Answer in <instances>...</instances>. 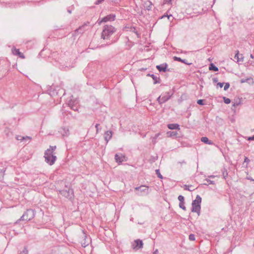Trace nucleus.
Returning a JSON list of instances; mask_svg holds the SVG:
<instances>
[{
	"instance_id": "nucleus-39",
	"label": "nucleus",
	"mask_w": 254,
	"mask_h": 254,
	"mask_svg": "<svg viewBox=\"0 0 254 254\" xmlns=\"http://www.w3.org/2000/svg\"><path fill=\"white\" fill-rule=\"evenodd\" d=\"M178 200L180 201V202L184 201V199H185L184 197L182 195H180L178 196Z\"/></svg>"
},
{
	"instance_id": "nucleus-17",
	"label": "nucleus",
	"mask_w": 254,
	"mask_h": 254,
	"mask_svg": "<svg viewBox=\"0 0 254 254\" xmlns=\"http://www.w3.org/2000/svg\"><path fill=\"white\" fill-rule=\"evenodd\" d=\"M135 190H140L141 192L148 193V187L145 186H141L140 187H136Z\"/></svg>"
},
{
	"instance_id": "nucleus-64",
	"label": "nucleus",
	"mask_w": 254,
	"mask_h": 254,
	"mask_svg": "<svg viewBox=\"0 0 254 254\" xmlns=\"http://www.w3.org/2000/svg\"><path fill=\"white\" fill-rule=\"evenodd\" d=\"M166 16H167V15H163L161 18H163V17H166Z\"/></svg>"
},
{
	"instance_id": "nucleus-21",
	"label": "nucleus",
	"mask_w": 254,
	"mask_h": 254,
	"mask_svg": "<svg viewBox=\"0 0 254 254\" xmlns=\"http://www.w3.org/2000/svg\"><path fill=\"white\" fill-rule=\"evenodd\" d=\"M234 58L237 59V62H243L244 61L243 55L242 54L240 55L238 51H237V53L235 54Z\"/></svg>"
},
{
	"instance_id": "nucleus-32",
	"label": "nucleus",
	"mask_w": 254,
	"mask_h": 254,
	"mask_svg": "<svg viewBox=\"0 0 254 254\" xmlns=\"http://www.w3.org/2000/svg\"><path fill=\"white\" fill-rule=\"evenodd\" d=\"M18 254H28V251L27 247H25L22 252Z\"/></svg>"
},
{
	"instance_id": "nucleus-33",
	"label": "nucleus",
	"mask_w": 254,
	"mask_h": 254,
	"mask_svg": "<svg viewBox=\"0 0 254 254\" xmlns=\"http://www.w3.org/2000/svg\"><path fill=\"white\" fill-rule=\"evenodd\" d=\"M56 149V146H50V147L49 149H48L47 150H50V152H52V153H53L54 151Z\"/></svg>"
},
{
	"instance_id": "nucleus-20",
	"label": "nucleus",
	"mask_w": 254,
	"mask_h": 254,
	"mask_svg": "<svg viewBox=\"0 0 254 254\" xmlns=\"http://www.w3.org/2000/svg\"><path fill=\"white\" fill-rule=\"evenodd\" d=\"M78 101L76 99H71L68 101L67 105L70 108L71 107V106H75V105H78Z\"/></svg>"
},
{
	"instance_id": "nucleus-31",
	"label": "nucleus",
	"mask_w": 254,
	"mask_h": 254,
	"mask_svg": "<svg viewBox=\"0 0 254 254\" xmlns=\"http://www.w3.org/2000/svg\"><path fill=\"white\" fill-rule=\"evenodd\" d=\"M155 172H156V175H157V177L158 178H159L160 179H162L163 178V176L161 174L160 172V170L159 169H157L155 170Z\"/></svg>"
},
{
	"instance_id": "nucleus-44",
	"label": "nucleus",
	"mask_w": 254,
	"mask_h": 254,
	"mask_svg": "<svg viewBox=\"0 0 254 254\" xmlns=\"http://www.w3.org/2000/svg\"><path fill=\"white\" fill-rule=\"evenodd\" d=\"M224 84L223 82H218L217 85L219 86L220 88H222Z\"/></svg>"
},
{
	"instance_id": "nucleus-14",
	"label": "nucleus",
	"mask_w": 254,
	"mask_h": 254,
	"mask_svg": "<svg viewBox=\"0 0 254 254\" xmlns=\"http://www.w3.org/2000/svg\"><path fill=\"white\" fill-rule=\"evenodd\" d=\"M113 133L111 130H108L104 133V138L107 143L108 141L111 139L112 137Z\"/></svg>"
},
{
	"instance_id": "nucleus-19",
	"label": "nucleus",
	"mask_w": 254,
	"mask_h": 254,
	"mask_svg": "<svg viewBox=\"0 0 254 254\" xmlns=\"http://www.w3.org/2000/svg\"><path fill=\"white\" fill-rule=\"evenodd\" d=\"M170 129H180V125L178 124H170L167 125Z\"/></svg>"
},
{
	"instance_id": "nucleus-46",
	"label": "nucleus",
	"mask_w": 254,
	"mask_h": 254,
	"mask_svg": "<svg viewBox=\"0 0 254 254\" xmlns=\"http://www.w3.org/2000/svg\"><path fill=\"white\" fill-rule=\"evenodd\" d=\"M247 139L249 141L254 140V135L253 136L248 137Z\"/></svg>"
},
{
	"instance_id": "nucleus-62",
	"label": "nucleus",
	"mask_w": 254,
	"mask_h": 254,
	"mask_svg": "<svg viewBox=\"0 0 254 254\" xmlns=\"http://www.w3.org/2000/svg\"><path fill=\"white\" fill-rule=\"evenodd\" d=\"M156 139H154V140H153V141H152V142H153L154 144L156 143Z\"/></svg>"
},
{
	"instance_id": "nucleus-36",
	"label": "nucleus",
	"mask_w": 254,
	"mask_h": 254,
	"mask_svg": "<svg viewBox=\"0 0 254 254\" xmlns=\"http://www.w3.org/2000/svg\"><path fill=\"white\" fill-rule=\"evenodd\" d=\"M224 84H225V85H224V90L225 91H226L229 88L230 84L228 82L225 83Z\"/></svg>"
},
{
	"instance_id": "nucleus-10",
	"label": "nucleus",
	"mask_w": 254,
	"mask_h": 254,
	"mask_svg": "<svg viewBox=\"0 0 254 254\" xmlns=\"http://www.w3.org/2000/svg\"><path fill=\"white\" fill-rule=\"evenodd\" d=\"M173 93H171L169 92H165L164 94L162 95V102L163 103L167 102L169 99H170L171 96H172Z\"/></svg>"
},
{
	"instance_id": "nucleus-2",
	"label": "nucleus",
	"mask_w": 254,
	"mask_h": 254,
	"mask_svg": "<svg viewBox=\"0 0 254 254\" xmlns=\"http://www.w3.org/2000/svg\"><path fill=\"white\" fill-rule=\"evenodd\" d=\"M35 211L33 209H28L25 212H24L20 218L15 222V224L18 223L20 221H30L35 217Z\"/></svg>"
},
{
	"instance_id": "nucleus-25",
	"label": "nucleus",
	"mask_w": 254,
	"mask_h": 254,
	"mask_svg": "<svg viewBox=\"0 0 254 254\" xmlns=\"http://www.w3.org/2000/svg\"><path fill=\"white\" fill-rule=\"evenodd\" d=\"M205 181H206V183H204V185L208 186L209 184L214 185L215 184L214 181H211L208 179H206Z\"/></svg>"
},
{
	"instance_id": "nucleus-54",
	"label": "nucleus",
	"mask_w": 254,
	"mask_h": 254,
	"mask_svg": "<svg viewBox=\"0 0 254 254\" xmlns=\"http://www.w3.org/2000/svg\"><path fill=\"white\" fill-rule=\"evenodd\" d=\"M158 254V250H156L154 253H153V254Z\"/></svg>"
},
{
	"instance_id": "nucleus-58",
	"label": "nucleus",
	"mask_w": 254,
	"mask_h": 254,
	"mask_svg": "<svg viewBox=\"0 0 254 254\" xmlns=\"http://www.w3.org/2000/svg\"><path fill=\"white\" fill-rule=\"evenodd\" d=\"M172 15L171 14H170V15H168L167 17H168V19H170V18H171V17H172Z\"/></svg>"
},
{
	"instance_id": "nucleus-7",
	"label": "nucleus",
	"mask_w": 254,
	"mask_h": 254,
	"mask_svg": "<svg viewBox=\"0 0 254 254\" xmlns=\"http://www.w3.org/2000/svg\"><path fill=\"white\" fill-rule=\"evenodd\" d=\"M116 15L115 14H110L109 15H107L106 16L104 17L101 20L100 19H98L97 22L99 25H100L103 22H107L108 21H113L115 19Z\"/></svg>"
},
{
	"instance_id": "nucleus-50",
	"label": "nucleus",
	"mask_w": 254,
	"mask_h": 254,
	"mask_svg": "<svg viewBox=\"0 0 254 254\" xmlns=\"http://www.w3.org/2000/svg\"><path fill=\"white\" fill-rule=\"evenodd\" d=\"M212 81L213 83H218V79L217 77H214L212 79Z\"/></svg>"
},
{
	"instance_id": "nucleus-4",
	"label": "nucleus",
	"mask_w": 254,
	"mask_h": 254,
	"mask_svg": "<svg viewBox=\"0 0 254 254\" xmlns=\"http://www.w3.org/2000/svg\"><path fill=\"white\" fill-rule=\"evenodd\" d=\"M44 157L46 163L50 165H53L57 159L56 156L54 153H52V152H50V150L45 151Z\"/></svg>"
},
{
	"instance_id": "nucleus-52",
	"label": "nucleus",
	"mask_w": 254,
	"mask_h": 254,
	"mask_svg": "<svg viewBox=\"0 0 254 254\" xmlns=\"http://www.w3.org/2000/svg\"><path fill=\"white\" fill-rule=\"evenodd\" d=\"M171 1L172 0H165V3L168 4H171Z\"/></svg>"
},
{
	"instance_id": "nucleus-38",
	"label": "nucleus",
	"mask_w": 254,
	"mask_h": 254,
	"mask_svg": "<svg viewBox=\"0 0 254 254\" xmlns=\"http://www.w3.org/2000/svg\"><path fill=\"white\" fill-rule=\"evenodd\" d=\"M189 240L190 241H194L195 240V236L194 235L191 234L189 236Z\"/></svg>"
},
{
	"instance_id": "nucleus-11",
	"label": "nucleus",
	"mask_w": 254,
	"mask_h": 254,
	"mask_svg": "<svg viewBox=\"0 0 254 254\" xmlns=\"http://www.w3.org/2000/svg\"><path fill=\"white\" fill-rule=\"evenodd\" d=\"M16 138L18 140H20L21 141H24L25 142V144L27 143V142H29V141L31 140V137L28 136H22L20 135H17L16 137Z\"/></svg>"
},
{
	"instance_id": "nucleus-9",
	"label": "nucleus",
	"mask_w": 254,
	"mask_h": 254,
	"mask_svg": "<svg viewBox=\"0 0 254 254\" xmlns=\"http://www.w3.org/2000/svg\"><path fill=\"white\" fill-rule=\"evenodd\" d=\"M115 159L117 163H122L125 160V156L123 154H116Z\"/></svg>"
},
{
	"instance_id": "nucleus-35",
	"label": "nucleus",
	"mask_w": 254,
	"mask_h": 254,
	"mask_svg": "<svg viewBox=\"0 0 254 254\" xmlns=\"http://www.w3.org/2000/svg\"><path fill=\"white\" fill-rule=\"evenodd\" d=\"M223 176L224 179H226L228 176V173L226 170L224 169V170L222 172Z\"/></svg>"
},
{
	"instance_id": "nucleus-16",
	"label": "nucleus",
	"mask_w": 254,
	"mask_h": 254,
	"mask_svg": "<svg viewBox=\"0 0 254 254\" xmlns=\"http://www.w3.org/2000/svg\"><path fill=\"white\" fill-rule=\"evenodd\" d=\"M59 132L63 136H67L69 134V130L68 128L66 127H61L60 129Z\"/></svg>"
},
{
	"instance_id": "nucleus-13",
	"label": "nucleus",
	"mask_w": 254,
	"mask_h": 254,
	"mask_svg": "<svg viewBox=\"0 0 254 254\" xmlns=\"http://www.w3.org/2000/svg\"><path fill=\"white\" fill-rule=\"evenodd\" d=\"M147 76H150L153 79L154 82L153 83L154 84H156L157 83H160L161 82V79H160V77L159 76H157L156 75H154V74H150L148 73L147 74Z\"/></svg>"
},
{
	"instance_id": "nucleus-47",
	"label": "nucleus",
	"mask_w": 254,
	"mask_h": 254,
	"mask_svg": "<svg viewBox=\"0 0 254 254\" xmlns=\"http://www.w3.org/2000/svg\"><path fill=\"white\" fill-rule=\"evenodd\" d=\"M250 162V160L247 157H245L244 159V162L249 163Z\"/></svg>"
},
{
	"instance_id": "nucleus-34",
	"label": "nucleus",
	"mask_w": 254,
	"mask_h": 254,
	"mask_svg": "<svg viewBox=\"0 0 254 254\" xmlns=\"http://www.w3.org/2000/svg\"><path fill=\"white\" fill-rule=\"evenodd\" d=\"M204 100L203 99H199L197 101V103L199 105H204Z\"/></svg>"
},
{
	"instance_id": "nucleus-3",
	"label": "nucleus",
	"mask_w": 254,
	"mask_h": 254,
	"mask_svg": "<svg viewBox=\"0 0 254 254\" xmlns=\"http://www.w3.org/2000/svg\"><path fill=\"white\" fill-rule=\"evenodd\" d=\"M201 202V197L199 195H197L195 199L192 202L191 211L197 213L198 215L200 214Z\"/></svg>"
},
{
	"instance_id": "nucleus-18",
	"label": "nucleus",
	"mask_w": 254,
	"mask_h": 254,
	"mask_svg": "<svg viewBox=\"0 0 254 254\" xmlns=\"http://www.w3.org/2000/svg\"><path fill=\"white\" fill-rule=\"evenodd\" d=\"M173 59L175 61L180 62L185 64H187V65H190L192 64V63H188V61L186 60H183L181 58L177 57L176 56L173 57Z\"/></svg>"
},
{
	"instance_id": "nucleus-1",
	"label": "nucleus",
	"mask_w": 254,
	"mask_h": 254,
	"mask_svg": "<svg viewBox=\"0 0 254 254\" xmlns=\"http://www.w3.org/2000/svg\"><path fill=\"white\" fill-rule=\"evenodd\" d=\"M116 31V29L111 25H105L101 33V38L103 40H109L111 35Z\"/></svg>"
},
{
	"instance_id": "nucleus-56",
	"label": "nucleus",
	"mask_w": 254,
	"mask_h": 254,
	"mask_svg": "<svg viewBox=\"0 0 254 254\" xmlns=\"http://www.w3.org/2000/svg\"><path fill=\"white\" fill-rule=\"evenodd\" d=\"M134 28L133 32H134V33H135L137 35H138V34L137 31H135V28Z\"/></svg>"
},
{
	"instance_id": "nucleus-61",
	"label": "nucleus",
	"mask_w": 254,
	"mask_h": 254,
	"mask_svg": "<svg viewBox=\"0 0 254 254\" xmlns=\"http://www.w3.org/2000/svg\"><path fill=\"white\" fill-rule=\"evenodd\" d=\"M214 176H213V175H211V176H209V178H214Z\"/></svg>"
},
{
	"instance_id": "nucleus-43",
	"label": "nucleus",
	"mask_w": 254,
	"mask_h": 254,
	"mask_svg": "<svg viewBox=\"0 0 254 254\" xmlns=\"http://www.w3.org/2000/svg\"><path fill=\"white\" fill-rule=\"evenodd\" d=\"M157 101H158V102L160 104H163V102H162V97L161 96H159L157 99Z\"/></svg>"
},
{
	"instance_id": "nucleus-49",
	"label": "nucleus",
	"mask_w": 254,
	"mask_h": 254,
	"mask_svg": "<svg viewBox=\"0 0 254 254\" xmlns=\"http://www.w3.org/2000/svg\"><path fill=\"white\" fill-rule=\"evenodd\" d=\"M159 135H160V133H156L155 135V136L153 138L152 141H153L154 139H156L159 137Z\"/></svg>"
},
{
	"instance_id": "nucleus-6",
	"label": "nucleus",
	"mask_w": 254,
	"mask_h": 254,
	"mask_svg": "<svg viewBox=\"0 0 254 254\" xmlns=\"http://www.w3.org/2000/svg\"><path fill=\"white\" fill-rule=\"evenodd\" d=\"M48 92L49 94L52 97L59 95L60 92H64L63 95L65 93L64 89H60L59 87H55L53 85L48 88Z\"/></svg>"
},
{
	"instance_id": "nucleus-28",
	"label": "nucleus",
	"mask_w": 254,
	"mask_h": 254,
	"mask_svg": "<svg viewBox=\"0 0 254 254\" xmlns=\"http://www.w3.org/2000/svg\"><path fill=\"white\" fill-rule=\"evenodd\" d=\"M191 187H192V185L188 186V185H185L184 186V190H188V191H192V190H194V189L193 190L190 189V188Z\"/></svg>"
},
{
	"instance_id": "nucleus-42",
	"label": "nucleus",
	"mask_w": 254,
	"mask_h": 254,
	"mask_svg": "<svg viewBox=\"0 0 254 254\" xmlns=\"http://www.w3.org/2000/svg\"><path fill=\"white\" fill-rule=\"evenodd\" d=\"M99 125H100L99 124H96L95 125V127L96 129V133H98L99 131V130L101 129V128H99Z\"/></svg>"
},
{
	"instance_id": "nucleus-53",
	"label": "nucleus",
	"mask_w": 254,
	"mask_h": 254,
	"mask_svg": "<svg viewBox=\"0 0 254 254\" xmlns=\"http://www.w3.org/2000/svg\"><path fill=\"white\" fill-rule=\"evenodd\" d=\"M72 8H68L67 9V12L69 13H71V12H72Z\"/></svg>"
},
{
	"instance_id": "nucleus-45",
	"label": "nucleus",
	"mask_w": 254,
	"mask_h": 254,
	"mask_svg": "<svg viewBox=\"0 0 254 254\" xmlns=\"http://www.w3.org/2000/svg\"><path fill=\"white\" fill-rule=\"evenodd\" d=\"M104 0H98L95 1V4L96 5H98L100 3H101L102 2H103Z\"/></svg>"
},
{
	"instance_id": "nucleus-51",
	"label": "nucleus",
	"mask_w": 254,
	"mask_h": 254,
	"mask_svg": "<svg viewBox=\"0 0 254 254\" xmlns=\"http://www.w3.org/2000/svg\"><path fill=\"white\" fill-rule=\"evenodd\" d=\"M88 245V243H86V242H84V243H82V246L83 247L85 248Z\"/></svg>"
},
{
	"instance_id": "nucleus-22",
	"label": "nucleus",
	"mask_w": 254,
	"mask_h": 254,
	"mask_svg": "<svg viewBox=\"0 0 254 254\" xmlns=\"http://www.w3.org/2000/svg\"><path fill=\"white\" fill-rule=\"evenodd\" d=\"M201 141L207 144L210 145L212 144V141L209 140L207 137H202L201 138Z\"/></svg>"
},
{
	"instance_id": "nucleus-57",
	"label": "nucleus",
	"mask_w": 254,
	"mask_h": 254,
	"mask_svg": "<svg viewBox=\"0 0 254 254\" xmlns=\"http://www.w3.org/2000/svg\"><path fill=\"white\" fill-rule=\"evenodd\" d=\"M146 69V68H140L139 70H140V71H144V70H145Z\"/></svg>"
},
{
	"instance_id": "nucleus-5",
	"label": "nucleus",
	"mask_w": 254,
	"mask_h": 254,
	"mask_svg": "<svg viewBox=\"0 0 254 254\" xmlns=\"http://www.w3.org/2000/svg\"><path fill=\"white\" fill-rule=\"evenodd\" d=\"M58 191L62 196L69 200H71L73 198V190L72 189L68 188L66 190H59Z\"/></svg>"
},
{
	"instance_id": "nucleus-12",
	"label": "nucleus",
	"mask_w": 254,
	"mask_h": 254,
	"mask_svg": "<svg viewBox=\"0 0 254 254\" xmlns=\"http://www.w3.org/2000/svg\"><path fill=\"white\" fill-rule=\"evenodd\" d=\"M168 64L166 63H164L163 64L157 65L156 66V68L160 72H166L167 70Z\"/></svg>"
},
{
	"instance_id": "nucleus-40",
	"label": "nucleus",
	"mask_w": 254,
	"mask_h": 254,
	"mask_svg": "<svg viewBox=\"0 0 254 254\" xmlns=\"http://www.w3.org/2000/svg\"><path fill=\"white\" fill-rule=\"evenodd\" d=\"M5 170H0V179L3 178L4 175V172Z\"/></svg>"
},
{
	"instance_id": "nucleus-24",
	"label": "nucleus",
	"mask_w": 254,
	"mask_h": 254,
	"mask_svg": "<svg viewBox=\"0 0 254 254\" xmlns=\"http://www.w3.org/2000/svg\"><path fill=\"white\" fill-rule=\"evenodd\" d=\"M167 134L169 137H176L178 132L176 131H169L167 132Z\"/></svg>"
},
{
	"instance_id": "nucleus-15",
	"label": "nucleus",
	"mask_w": 254,
	"mask_h": 254,
	"mask_svg": "<svg viewBox=\"0 0 254 254\" xmlns=\"http://www.w3.org/2000/svg\"><path fill=\"white\" fill-rule=\"evenodd\" d=\"M12 53L13 55L18 56L20 58L24 59L25 58L23 53L19 51V49L13 48L12 49Z\"/></svg>"
},
{
	"instance_id": "nucleus-8",
	"label": "nucleus",
	"mask_w": 254,
	"mask_h": 254,
	"mask_svg": "<svg viewBox=\"0 0 254 254\" xmlns=\"http://www.w3.org/2000/svg\"><path fill=\"white\" fill-rule=\"evenodd\" d=\"M134 242V244L132 246L133 249L137 250L143 248V243L141 240L137 239Z\"/></svg>"
},
{
	"instance_id": "nucleus-27",
	"label": "nucleus",
	"mask_w": 254,
	"mask_h": 254,
	"mask_svg": "<svg viewBox=\"0 0 254 254\" xmlns=\"http://www.w3.org/2000/svg\"><path fill=\"white\" fill-rule=\"evenodd\" d=\"M145 4H146V6H145L146 9H147L148 10H150L151 9L152 3L150 1H148V2L145 3Z\"/></svg>"
},
{
	"instance_id": "nucleus-37",
	"label": "nucleus",
	"mask_w": 254,
	"mask_h": 254,
	"mask_svg": "<svg viewBox=\"0 0 254 254\" xmlns=\"http://www.w3.org/2000/svg\"><path fill=\"white\" fill-rule=\"evenodd\" d=\"M70 109L74 111H78V105H75V106H71Z\"/></svg>"
},
{
	"instance_id": "nucleus-60",
	"label": "nucleus",
	"mask_w": 254,
	"mask_h": 254,
	"mask_svg": "<svg viewBox=\"0 0 254 254\" xmlns=\"http://www.w3.org/2000/svg\"><path fill=\"white\" fill-rule=\"evenodd\" d=\"M250 57L252 58V59H253L254 58V56L252 54H251L250 55Z\"/></svg>"
},
{
	"instance_id": "nucleus-26",
	"label": "nucleus",
	"mask_w": 254,
	"mask_h": 254,
	"mask_svg": "<svg viewBox=\"0 0 254 254\" xmlns=\"http://www.w3.org/2000/svg\"><path fill=\"white\" fill-rule=\"evenodd\" d=\"M83 27H80L79 28L76 29L74 31L73 36H75L76 33L79 32V33H82L83 32V30L82 29Z\"/></svg>"
},
{
	"instance_id": "nucleus-63",
	"label": "nucleus",
	"mask_w": 254,
	"mask_h": 254,
	"mask_svg": "<svg viewBox=\"0 0 254 254\" xmlns=\"http://www.w3.org/2000/svg\"><path fill=\"white\" fill-rule=\"evenodd\" d=\"M186 163V162L184 160V161H182V162H181V163H185V164Z\"/></svg>"
},
{
	"instance_id": "nucleus-30",
	"label": "nucleus",
	"mask_w": 254,
	"mask_h": 254,
	"mask_svg": "<svg viewBox=\"0 0 254 254\" xmlns=\"http://www.w3.org/2000/svg\"><path fill=\"white\" fill-rule=\"evenodd\" d=\"M223 101L226 104H228L231 103V100L229 98H226V97H223Z\"/></svg>"
},
{
	"instance_id": "nucleus-23",
	"label": "nucleus",
	"mask_w": 254,
	"mask_h": 254,
	"mask_svg": "<svg viewBox=\"0 0 254 254\" xmlns=\"http://www.w3.org/2000/svg\"><path fill=\"white\" fill-rule=\"evenodd\" d=\"M209 69L210 70H213L214 71H218L219 70L218 68L214 64L211 63L209 65Z\"/></svg>"
},
{
	"instance_id": "nucleus-41",
	"label": "nucleus",
	"mask_w": 254,
	"mask_h": 254,
	"mask_svg": "<svg viewBox=\"0 0 254 254\" xmlns=\"http://www.w3.org/2000/svg\"><path fill=\"white\" fill-rule=\"evenodd\" d=\"M240 104H241V102L240 101L237 100L233 103V106L236 107V106L239 105Z\"/></svg>"
},
{
	"instance_id": "nucleus-29",
	"label": "nucleus",
	"mask_w": 254,
	"mask_h": 254,
	"mask_svg": "<svg viewBox=\"0 0 254 254\" xmlns=\"http://www.w3.org/2000/svg\"><path fill=\"white\" fill-rule=\"evenodd\" d=\"M179 207L180 208H182L184 210H186V207L185 206V202H180L179 203Z\"/></svg>"
},
{
	"instance_id": "nucleus-59",
	"label": "nucleus",
	"mask_w": 254,
	"mask_h": 254,
	"mask_svg": "<svg viewBox=\"0 0 254 254\" xmlns=\"http://www.w3.org/2000/svg\"><path fill=\"white\" fill-rule=\"evenodd\" d=\"M112 43H113V42L107 43V45H110V44H111Z\"/></svg>"
},
{
	"instance_id": "nucleus-48",
	"label": "nucleus",
	"mask_w": 254,
	"mask_h": 254,
	"mask_svg": "<svg viewBox=\"0 0 254 254\" xmlns=\"http://www.w3.org/2000/svg\"><path fill=\"white\" fill-rule=\"evenodd\" d=\"M248 80H249V78H247V79H242L241 80V83H245V82H246L248 81Z\"/></svg>"
},
{
	"instance_id": "nucleus-55",
	"label": "nucleus",
	"mask_w": 254,
	"mask_h": 254,
	"mask_svg": "<svg viewBox=\"0 0 254 254\" xmlns=\"http://www.w3.org/2000/svg\"><path fill=\"white\" fill-rule=\"evenodd\" d=\"M247 179H248V180H251V181H254V179H253V178H250V177H249V178H248H248H247Z\"/></svg>"
}]
</instances>
